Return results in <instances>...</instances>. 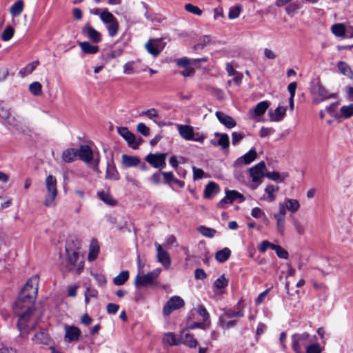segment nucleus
Segmentation results:
<instances>
[{"instance_id":"obj_1","label":"nucleus","mask_w":353,"mask_h":353,"mask_svg":"<svg viewBox=\"0 0 353 353\" xmlns=\"http://www.w3.org/2000/svg\"><path fill=\"white\" fill-rule=\"evenodd\" d=\"M39 278L38 275L30 277L21 290L14 303L13 310L19 316L17 327L22 337H26L30 330L34 328L36 322L31 319L32 308L38 292Z\"/></svg>"},{"instance_id":"obj_2","label":"nucleus","mask_w":353,"mask_h":353,"mask_svg":"<svg viewBox=\"0 0 353 353\" xmlns=\"http://www.w3.org/2000/svg\"><path fill=\"white\" fill-rule=\"evenodd\" d=\"M65 252L68 262L70 265H83L85 255L82 250L81 242L77 238L71 236L67 239Z\"/></svg>"},{"instance_id":"obj_3","label":"nucleus","mask_w":353,"mask_h":353,"mask_svg":"<svg viewBox=\"0 0 353 353\" xmlns=\"http://www.w3.org/2000/svg\"><path fill=\"white\" fill-rule=\"evenodd\" d=\"M314 338L307 332L294 334L291 337L292 348L295 353H302L314 342Z\"/></svg>"},{"instance_id":"obj_4","label":"nucleus","mask_w":353,"mask_h":353,"mask_svg":"<svg viewBox=\"0 0 353 353\" xmlns=\"http://www.w3.org/2000/svg\"><path fill=\"white\" fill-rule=\"evenodd\" d=\"M161 269L156 268L154 271L143 274L139 270L134 279V285L137 288H145L157 285V279L161 274Z\"/></svg>"},{"instance_id":"obj_5","label":"nucleus","mask_w":353,"mask_h":353,"mask_svg":"<svg viewBox=\"0 0 353 353\" xmlns=\"http://www.w3.org/2000/svg\"><path fill=\"white\" fill-rule=\"evenodd\" d=\"M47 192L45 195L43 205L51 208L55 205V199L57 196V179L52 175H48L45 181Z\"/></svg>"},{"instance_id":"obj_6","label":"nucleus","mask_w":353,"mask_h":353,"mask_svg":"<svg viewBox=\"0 0 353 353\" xmlns=\"http://www.w3.org/2000/svg\"><path fill=\"white\" fill-rule=\"evenodd\" d=\"M266 170L265 163L263 161L259 162L256 165L249 169L250 176L253 184L250 185L252 190H255L262 183L263 178L265 176Z\"/></svg>"},{"instance_id":"obj_7","label":"nucleus","mask_w":353,"mask_h":353,"mask_svg":"<svg viewBox=\"0 0 353 353\" xmlns=\"http://www.w3.org/2000/svg\"><path fill=\"white\" fill-rule=\"evenodd\" d=\"M312 93L314 97V101L316 103H320L325 100L336 97L335 94L330 93L329 91L319 83L312 86Z\"/></svg>"},{"instance_id":"obj_8","label":"nucleus","mask_w":353,"mask_h":353,"mask_svg":"<svg viewBox=\"0 0 353 353\" xmlns=\"http://www.w3.org/2000/svg\"><path fill=\"white\" fill-rule=\"evenodd\" d=\"M166 157L165 153H150L148 154L145 160L153 168L163 169L166 165Z\"/></svg>"},{"instance_id":"obj_9","label":"nucleus","mask_w":353,"mask_h":353,"mask_svg":"<svg viewBox=\"0 0 353 353\" xmlns=\"http://www.w3.org/2000/svg\"><path fill=\"white\" fill-rule=\"evenodd\" d=\"M118 133L127 141L132 149H137L142 142V139H136L135 136L127 128L120 127L117 128Z\"/></svg>"},{"instance_id":"obj_10","label":"nucleus","mask_w":353,"mask_h":353,"mask_svg":"<svg viewBox=\"0 0 353 353\" xmlns=\"http://www.w3.org/2000/svg\"><path fill=\"white\" fill-rule=\"evenodd\" d=\"M81 32L93 43H98L102 41L101 33L96 30L89 23L82 28Z\"/></svg>"},{"instance_id":"obj_11","label":"nucleus","mask_w":353,"mask_h":353,"mask_svg":"<svg viewBox=\"0 0 353 353\" xmlns=\"http://www.w3.org/2000/svg\"><path fill=\"white\" fill-rule=\"evenodd\" d=\"M183 305L184 301L180 296H172L164 305L163 313L165 315H169L172 311L181 308Z\"/></svg>"},{"instance_id":"obj_12","label":"nucleus","mask_w":353,"mask_h":353,"mask_svg":"<svg viewBox=\"0 0 353 353\" xmlns=\"http://www.w3.org/2000/svg\"><path fill=\"white\" fill-rule=\"evenodd\" d=\"M257 157L256 152L254 149H251L246 154L238 158L233 163L235 168H239L242 165H248L256 159Z\"/></svg>"},{"instance_id":"obj_13","label":"nucleus","mask_w":353,"mask_h":353,"mask_svg":"<svg viewBox=\"0 0 353 353\" xmlns=\"http://www.w3.org/2000/svg\"><path fill=\"white\" fill-rule=\"evenodd\" d=\"M64 330V339L69 343L77 341L81 336V332L77 327L66 325Z\"/></svg>"},{"instance_id":"obj_14","label":"nucleus","mask_w":353,"mask_h":353,"mask_svg":"<svg viewBox=\"0 0 353 353\" xmlns=\"http://www.w3.org/2000/svg\"><path fill=\"white\" fill-rule=\"evenodd\" d=\"M270 103L268 101H261L257 103L253 109L249 110L248 114L251 119H255L258 117L265 114L269 108Z\"/></svg>"},{"instance_id":"obj_15","label":"nucleus","mask_w":353,"mask_h":353,"mask_svg":"<svg viewBox=\"0 0 353 353\" xmlns=\"http://www.w3.org/2000/svg\"><path fill=\"white\" fill-rule=\"evenodd\" d=\"M77 156L85 163H90L93 159V152L88 145H81L77 150Z\"/></svg>"},{"instance_id":"obj_16","label":"nucleus","mask_w":353,"mask_h":353,"mask_svg":"<svg viewBox=\"0 0 353 353\" xmlns=\"http://www.w3.org/2000/svg\"><path fill=\"white\" fill-rule=\"evenodd\" d=\"M279 188L277 185L272 184L268 185L265 190V194L261 199L264 200L268 203H272L276 200V194L279 192Z\"/></svg>"},{"instance_id":"obj_17","label":"nucleus","mask_w":353,"mask_h":353,"mask_svg":"<svg viewBox=\"0 0 353 353\" xmlns=\"http://www.w3.org/2000/svg\"><path fill=\"white\" fill-rule=\"evenodd\" d=\"M176 128L180 136L185 140L190 141L194 139L195 133L191 125L176 124Z\"/></svg>"},{"instance_id":"obj_18","label":"nucleus","mask_w":353,"mask_h":353,"mask_svg":"<svg viewBox=\"0 0 353 353\" xmlns=\"http://www.w3.org/2000/svg\"><path fill=\"white\" fill-rule=\"evenodd\" d=\"M145 48L154 57H157L163 50V47L157 39H150L145 44Z\"/></svg>"},{"instance_id":"obj_19","label":"nucleus","mask_w":353,"mask_h":353,"mask_svg":"<svg viewBox=\"0 0 353 353\" xmlns=\"http://www.w3.org/2000/svg\"><path fill=\"white\" fill-rule=\"evenodd\" d=\"M216 116L219 122L228 128H232L236 125V121L232 117L222 112L217 111Z\"/></svg>"},{"instance_id":"obj_20","label":"nucleus","mask_w":353,"mask_h":353,"mask_svg":"<svg viewBox=\"0 0 353 353\" xmlns=\"http://www.w3.org/2000/svg\"><path fill=\"white\" fill-rule=\"evenodd\" d=\"M285 106H278L274 112L269 111L270 119L271 121L279 122L283 119L286 114Z\"/></svg>"},{"instance_id":"obj_21","label":"nucleus","mask_w":353,"mask_h":353,"mask_svg":"<svg viewBox=\"0 0 353 353\" xmlns=\"http://www.w3.org/2000/svg\"><path fill=\"white\" fill-rule=\"evenodd\" d=\"M99 244L96 239H92L89 245V252L88 260L90 263L93 262L98 256L99 253Z\"/></svg>"},{"instance_id":"obj_22","label":"nucleus","mask_w":353,"mask_h":353,"mask_svg":"<svg viewBox=\"0 0 353 353\" xmlns=\"http://www.w3.org/2000/svg\"><path fill=\"white\" fill-rule=\"evenodd\" d=\"M32 341L36 344L49 345L51 342V338L45 331H41L34 335Z\"/></svg>"},{"instance_id":"obj_23","label":"nucleus","mask_w":353,"mask_h":353,"mask_svg":"<svg viewBox=\"0 0 353 353\" xmlns=\"http://www.w3.org/2000/svg\"><path fill=\"white\" fill-rule=\"evenodd\" d=\"M154 246L157 252L158 261L163 264L170 263V256L168 253L163 249L161 245L158 243H154Z\"/></svg>"},{"instance_id":"obj_24","label":"nucleus","mask_w":353,"mask_h":353,"mask_svg":"<svg viewBox=\"0 0 353 353\" xmlns=\"http://www.w3.org/2000/svg\"><path fill=\"white\" fill-rule=\"evenodd\" d=\"M220 191L219 186L214 182H210L207 184L204 190V197L211 199L214 195Z\"/></svg>"},{"instance_id":"obj_25","label":"nucleus","mask_w":353,"mask_h":353,"mask_svg":"<svg viewBox=\"0 0 353 353\" xmlns=\"http://www.w3.org/2000/svg\"><path fill=\"white\" fill-rule=\"evenodd\" d=\"M79 46L81 50L88 54H94L99 52V47L97 46L91 44L88 41L78 42Z\"/></svg>"},{"instance_id":"obj_26","label":"nucleus","mask_w":353,"mask_h":353,"mask_svg":"<svg viewBox=\"0 0 353 353\" xmlns=\"http://www.w3.org/2000/svg\"><path fill=\"white\" fill-rule=\"evenodd\" d=\"M236 311H234V310H232L231 309H228V310H226L225 311V314L228 317V318H233V317H243L244 316V312H243V305L242 304V301L240 300L236 305Z\"/></svg>"},{"instance_id":"obj_27","label":"nucleus","mask_w":353,"mask_h":353,"mask_svg":"<svg viewBox=\"0 0 353 353\" xmlns=\"http://www.w3.org/2000/svg\"><path fill=\"white\" fill-rule=\"evenodd\" d=\"M140 159L137 157L127 154L122 155V163L126 168L135 167L140 163Z\"/></svg>"},{"instance_id":"obj_28","label":"nucleus","mask_w":353,"mask_h":353,"mask_svg":"<svg viewBox=\"0 0 353 353\" xmlns=\"http://www.w3.org/2000/svg\"><path fill=\"white\" fill-rule=\"evenodd\" d=\"M283 203L285 205V208L291 213L296 212L301 207L299 201L294 199H285Z\"/></svg>"},{"instance_id":"obj_29","label":"nucleus","mask_w":353,"mask_h":353,"mask_svg":"<svg viewBox=\"0 0 353 353\" xmlns=\"http://www.w3.org/2000/svg\"><path fill=\"white\" fill-rule=\"evenodd\" d=\"M216 137H219V139L217 141V143H215L214 140L211 141V143L214 145H219L222 148H228L229 147L230 141H229V137L227 134H220L218 132L215 133Z\"/></svg>"},{"instance_id":"obj_30","label":"nucleus","mask_w":353,"mask_h":353,"mask_svg":"<svg viewBox=\"0 0 353 353\" xmlns=\"http://www.w3.org/2000/svg\"><path fill=\"white\" fill-rule=\"evenodd\" d=\"M77 157V150L74 148H68L62 153V159L66 163L74 161Z\"/></svg>"},{"instance_id":"obj_31","label":"nucleus","mask_w":353,"mask_h":353,"mask_svg":"<svg viewBox=\"0 0 353 353\" xmlns=\"http://www.w3.org/2000/svg\"><path fill=\"white\" fill-rule=\"evenodd\" d=\"M331 32L337 37H344L346 33V28L343 23H335L331 27Z\"/></svg>"},{"instance_id":"obj_32","label":"nucleus","mask_w":353,"mask_h":353,"mask_svg":"<svg viewBox=\"0 0 353 353\" xmlns=\"http://www.w3.org/2000/svg\"><path fill=\"white\" fill-rule=\"evenodd\" d=\"M273 216L276 222V230L281 235H284L285 228V217L274 214Z\"/></svg>"},{"instance_id":"obj_33","label":"nucleus","mask_w":353,"mask_h":353,"mask_svg":"<svg viewBox=\"0 0 353 353\" xmlns=\"http://www.w3.org/2000/svg\"><path fill=\"white\" fill-rule=\"evenodd\" d=\"M105 178L110 180H118L119 173L112 164L108 163L106 168Z\"/></svg>"},{"instance_id":"obj_34","label":"nucleus","mask_w":353,"mask_h":353,"mask_svg":"<svg viewBox=\"0 0 353 353\" xmlns=\"http://www.w3.org/2000/svg\"><path fill=\"white\" fill-rule=\"evenodd\" d=\"M23 10V1H17L10 8V14L13 17H18Z\"/></svg>"},{"instance_id":"obj_35","label":"nucleus","mask_w":353,"mask_h":353,"mask_svg":"<svg viewBox=\"0 0 353 353\" xmlns=\"http://www.w3.org/2000/svg\"><path fill=\"white\" fill-rule=\"evenodd\" d=\"M231 251L229 248H225L216 253L215 257L219 263H224L230 257Z\"/></svg>"},{"instance_id":"obj_36","label":"nucleus","mask_w":353,"mask_h":353,"mask_svg":"<svg viewBox=\"0 0 353 353\" xmlns=\"http://www.w3.org/2000/svg\"><path fill=\"white\" fill-rule=\"evenodd\" d=\"M163 341L170 345H176L181 343L180 339H177L172 332L165 333L163 337Z\"/></svg>"},{"instance_id":"obj_37","label":"nucleus","mask_w":353,"mask_h":353,"mask_svg":"<svg viewBox=\"0 0 353 353\" xmlns=\"http://www.w3.org/2000/svg\"><path fill=\"white\" fill-rule=\"evenodd\" d=\"M180 341L190 347H195L198 344L197 341L190 334H185L184 336H182Z\"/></svg>"},{"instance_id":"obj_38","label":"nucleus","mask_w":353,"mask_h":353,"mask_svg":"<svg viewBox=\"0 0 353 353\" xmlns=\"http://www.w3.org/2000/svg\"><path fill=\"white\" fill-rule=\"evenodd\" d=\"M2 123L8 125L17 130H19L21 126L20 120L15 117L11 116L10 114H9L8 118H6L4 121H2Z\"/></svg>"},{"instance_id":"obj_39","label":"nucleus","mask_w":353,"mask_h":353,"mask_svg":"<svg viewBox=\"0 0 353 353\" xmlns=\"http://www.w3.org/2000/svg\"><path fill=\"white\" fill-rule=\"evenodd\" d=\"M228 285V279H226L224 275H221L214 281L213 287L214 288L215 290H221L225 288Z\"/></svg>"},{"instance_id":"obj_40","label":"nucleus","mask_w":353,"mask_h":353,"mask_svg":"<svg viewBox=\"0 0 353 353\" xmlns=\"http://www.w3.org/2000/svg\"><path fill=\"white\" fill-rule=\"evenodd\" d=\"M265 176L276 182H283L284 179L288 176V174L285 173L280 174L277 172H267Z\"/></svg>"},{"instance_id":"obj_41","label":"nucleus","mask_w":353,"mask_h":353,"mask_svg":"<svg viewBox=\"0 0 353 353\" xmlns=\"http://www.w3.org/2000/svg\"><path fill=\"white\" fill-rule=\"evenodd\" d=\"M129 278V272L128 271H122L119 274H118L116 277L114 278V283L117 285H121L125 283V282Z\"/></svg>"},{"instance_id":"obj_42","label":"nucleus","mask_w":353,"mask_h":353,"mask_svg":"<svg viewBox=\"0 0 353 353\" xmlns=\"http://www.w3.org/2000/svg\"><path fill=\"white\" fill-rule=\"evenodd\" d=\"M225 194L229 196V200L232 203L235 200H239V202L245 201L244 196L236 190H226Z\"/></svg>"},{"instance_id":"obj_43","label":"nucleus","mask_w":353,"mask_h":353,"mask_svg":"<svg viewBox=\"0 0 353 353\" xmlns=\"http://www.w3.org/2000/svg\"><path fill=\"white\" fill-rule=\"evenodd\" d=\"M341 116L344 119H349L353 116V104L343 105L340 108Z\"/></svg>"},{"instance_id":"obj_44","label":"nucleus","mask_w":353,"mask_h":353,"mask_svg":"<svg viewBox=\"0 0 353 353\" xmlns=\"http://www.w3.org/2000/svg\"><path fill=\"white\" fill-rule=\"evenodd\" d=\"M100 19L103 21V23H106V24L110 23V22L117 19L114 17V15L111 12H110L107 9H104L100 13Z\"/></svg>"},{"instance_id":"obj_45","label":"nucleus","mask_w":353,"mask_h":353,"mask_svg":"<svg viewBox=\"0 0 353 353\" xmlns=\"http://www.w3.org/2000/svg\"><path fill=\"white\" fill-rule=\"evenodd\" d=\"M337 67L343 75L350 77L352 74V71L347 63L339 61L337 64Z\"/></svg>"},{"instance_id":"obj_46","label":"nucleus","mask_w":353,"mask_h":353,"mask_svg":"<svg viewBox=\"0 0 353 353\" xmlns=\"http://www.w3.org/2000/svg\"><path fill=\"white\" fill-rule=\"evenodd\" d=\"M197 313L203 318V323H208L209 325H210V314L203 305H198Z\"/></svg>"},{"instance_id":"obj_47","label":"nucleus","mask_w":353,"mask_h":353,"mask_svg":"<svg viewBox=\"0 0 353 353\" xmlns=\"http://www.w3.org/2000/svg\"><path fill=\"white\" fill-rule=\"evenodd\" d=\"M119 27V23L117 19L114 20L110 23H108L107 29L109 36L111 37H114L117 34Z\"/></svg>"},{"instance_id":"obj_48","label":"nucleus","mask_w":353,"mask_h":353,"mask_svg":"<svg viewBox=\"0 0 353 353\" xmlns=\"http://www.w3.org/2000/svg\"><path fill=\"white\" fill-rule=\"evenodd\" d=\"M39 65V61H36L32 63H28L26 67L22 68L19 73L23 75L29 74L32 73L35 68Z\"/></svg>"},{"instance_id":"obj_49","label":"nucleus","mask_w":353,"mask_h":353,"mask_svg":"<svg viewBox=\"0 0 353 353\" xmlns=\"http://www.w3.org/2000/svg\"><path fill=\"white\" fill-rule=\"evenodd\" d=\"M242 6L240 5L235 6L230 8L228 17L230 19H234L239 17Z\"/></svg>"},{"instance_id":"obj_50","label":"nucleus","mask_w":353,"mask_h":353,"mask_svg":"<svg viewBox=\"0 0 353 353\" xmlns=\"http://www.w3.org/2000/svg\"><path fill=\"white\" fill-rule=\"evenodd\" d=\"M41 84L39 82L35 81L30 84V92L35 96H39L41 94Z\"/></svg>"},{"instance_id":"obj_51","label":"nucleus","mask_w":353,"mask_h":353,"mask_svg":"<svg viewBox=\"0 0 353 353\" xmlns=\"http://www.w3.org/2000/svg\"><path fill=\"white\" fill-rule=\"evenodd\" d=\"M10 114V112L7 105L3 101H0V119L1 122L4 121L6 118H8Z\"/></svg>"},{"instance_id":"obj_52","label":"nucleus","mask_w":353,"mask_h":353,"mask_svg":"<svg viewBox=\"0 0 353 353\" xmlns=\"http://www.w3.org/2000/svg\"><path fill=\"white\" fill-rule=\"evenodd\" d=\"M198 230L202 235L210 238L213 237L216 233L215 230L205 226H200Z\"/></svg>"},{"instance_id":"obj_53","label":"nucleus","mask_w":353,"mask_h":353,"mask_svg":"<svg viewBox=\"0 0 353 353\" xmlns=\"http://www.w3.org/2000/svg\"><path fill=\"white\" fill-rule=\"evenodd\" d=\"M272 250L275 251L279 258L287 259L288 256V252L280 245L274 244L272 245Z\"/></svg>"},{"instance_id":"obj_54","label":"nucleus","mask_w":353,"mask_h":353,"mask_svg":"<svg viewBox=\"0 0 353 353\" xmlns=\"http://www.w3.org/2000/svg\"><path fill=\"white\" fill-rule=\"evenodd\" d=\"M185 10L192 14L197 16H200L202 14V10L197 6H194L191 3H187L185 5Z\"/></svg>"},{"instance_id":"obj_55","label":"nucleus","mask_w":353,"mask_h":353,"mask_svg":"<svg viewBox=\"0 0 353 353\" xmlns=\"http://www.w3.org/2000/svg\"><path fill=\"white\" fill-rule=\"evenodd\" d=\"M99 198L106 204L110 205H114L116 201L114 200L108 194L103 192L99 193Z\"/></svg>"},{"instance_id":"obj_56","label":"nucleus","mask_w":353,"mask_h":353,"mask_svg":"<svg viewBox=\"0 0 353 353\" xmlns=\"http://www.w3.org/2000/svg\"><path fill=\"white\" fill-rule=\"evenodd\" d=\"M321 351L320 345L313 342L302 353H321Z\"/></svg>"},{"instance_id":"obj_57","label":"nucleus","mask_w":353,"mask_h":353,"mask_svg":"<svg viewBox=\"0 0 353 353\" xmlns=\"http://www.w3.org/2000/svg\"><path fill=\"white\" fill-rule=\"evenodd\" d=\"M14 32L13 28L11 26L7 27L1 34L2 39L5 41H9L13 37Z\"/></svg>"},{"instance_id":"obj_58","label":"nucleus","mask_w":353,"mask_h":353,"mask_svg":"<svg viewBox=\"0 0 353 353\" xmlns=\"http://www.w3.org/2000/svg\"><path fill=\"white\" fill-rule=\"evenodd\" d=\"M293 225L294 227V229H295L296 232L299 234L303 235V234H305V226L299 221H298L296 219H293Z\"/></svg>"},{"instance_id":"obj_59","label":"nucleus","mask_w":353,"mask_h":353,"mask_svg":"<svg viewBox=\"0 0 353 353\" xmlns=\"http://www.w3.org/2000/svg\"><path fill=\"white\" fill-rule=\"evenodd\" d=\"M176 245V240L174 236L169 235L165 238L163 246L165 248H170L172 246Z\"/></svg>"},{"instance_id":"obj_60","label":"nucleus","mask_w":353,"mask_h":353,"mask_svg":"<svg viewBox=\"0 0 353 353\" xmlns=\"http://www.w3.org/2000/svg\"><path fill=\"white\" fill-rule=\"evenodd\" d=\"M137 131L145 137L150 134V129L143 123H139L137 126Z\"/></svg>"},{"instance_id":"obj_61","label":"nucleus","mask_w":353,"mask_h":353,"mask_svg":"<svg viewBox=\"0 0 353 353\" xmlns=\"http://www.w3.org/2000/svg\"><path fill=\"white\" fill-rule=\"evenodd\" d=\"M274 132V130L272 128H265L262 127L259 131V136L261 138H265L270 134H272Z\"/></svg>"},{"instance_id":"obj_62","label":"nucleus","mask_w":353,"mask_h":353,"mask_svg":"<svg viewBox=\"0 0 353 353\" xmlns=\"http://www.w3.org/2000/svg\"><path fill=\"white\" fill-rule=\"evenodd\" d=\"M141 114L145 115L150 119L156 118L159 116L158 111L154 108H151L146 111L142 112Z\"/></svg>"},{"instance_id":"obj_63","label":"nucleus","mask_w":353,"mask_h":353,"mask_svg":"<svg viewBox=\"0 0 353 353\" xmlns=\"http://www.w3.org/2000/svg\"><path fill=\"white\" fill-rule=\"evenodd\" d=\"M245 135L242 133L234 132L232 133V143L233 145L238 143L241 139H243Z\"/></svg>"},{"instance_id":"obj_64","label":"nucleus","mask_w":353,"mask_h":353,"mask_svg":"<svg viewBox=\"0 0 353 353\" xmlns=\"http://www.w3.org/2000/svg\"><path fill=\"white\" fill-rule=\"evenodd\" d=\"M134 62H127L123 66V73L126 74H131L134 72Z\"/></svg>"}]
</instances>
